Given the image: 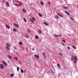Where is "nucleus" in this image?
Listing matches in <instances>:
<instances>
[{
  "label": "nucleus",
  "mask_w": 78,
  "mask_h": 78,
  "mask_svg": "<svg viewBox=\"0 0 78 78\" xmlns=\"http://www.w3.org/2000/svg\"><path fill=\"white\" fill-rule=\"evenodd\" d=\"M62 41H63V42H64V43H66V41L63 40H62Z\"/></svg>",
  "instance_id": "ea45409f"
},
{
  "label": "nucleus",
  "mask_w": 78,
  "mask_h": 78,
  "mask_svg": "<svg viewBox=\"0 0 78 78\" xmlns=\"http://www.w3.org/2000/svg\"><path fill=\"white\" fill-rule=\"evenodd\" d=\"M35 38L36 39H38L39 38V36H37V35H35Z\"/></svg>",
  "instance_id": "4be33fe9"
},
{
  "label": "nucleus",
  "mask_w": 78,
  "mask_h": 78,
  "mask_svg": "<svg viewBox=\"0 0 78 78\" xmlns=\"http://www.w3.org/2000/svg\"><path fill=\"white\" fill-rule=\"evenodd\" d=\"M44 24L45 25H46V26H48L49 25L48 24V23H45V22H43Z\"/></svg>",
  "instance_id": "f8f14e48"
},
{
  "label": "nucleus",
  "mask_w": 78,
  "mask_h": 78,
  "mask_svg": "<svg viewBox=\"0 0 78 78\" xmlns=\"http://www.w3.org/2000/svg\"><path fill=\"white\" fill-rule=\"evenodd\" d=\"M32 19L33 20H34V21H35V19L34 17H32Z\"/></svg>",
  "instance_id": "7c9ffc66"
},
{
  "label": "nucleus",
  "mask_w": 78,
  "mask_h": 78,
  "mask_svg": "<svg viewBox=\"0 0 78 78\" xmlns=\"http://www.w3.org/2000/svg\"><path fill=\"white\" fill-rule=\"evenodd\" d=\"M23 11L24 12H25V13L27 12V11L23 9Z\"/></svg>",
  "instance_id": "412c9836"
},
{
  "label": "nucleus",
  "mask_w": 78,
  "mask_h": 78,
  "mask_svg": "<svg viewBox=\"0 0 78 78\" xmlns=\"http://www.w3.org/2000/svg\"><path fill=\"white\" fill-rule=\"evenodd\" d=\"M63 8H65V9H68V7L66 6H63Z\"/></svg>",
  "instance_id": "6ab92c4d"
},
{
  "label": "nucleus",
  "mask_w": 78,
  "mask_h": 78,
  "mask_svg": "<svg viewBox=\"0 0 78 78\" xmlns=\"http://www.w3.org/2000/svg\"><path fill=\"white\" fill-rule=\"evenodd\" d=\"M39 16L40 17H42V16H43L41 13H39Z\"/></svg>",
  "instance_id": "c85d7f7f"
},
{
  "label": "nucleus",
  "mask_w": 78,
  "mask_h": 78,
  "mask_svg": "<svg viewBox=\"0 0 78 78\" xmlns=\"http://www.w3.org/2000/svg\"><path fill=\"white\" fill-rule=\"evenodd\" d=\"M51 72L53 73V71H52V70L51 69Z\"/></svg>",
  "instance_id": "603ef678"
},
{
  "label": "nucleus",
  "mask_w": 78,
  "mask_h": 78,
  "mask_svg": "<svg viewBox=\"0 0 78 78\" xmlns=\"http://www.w3.org/2000/svg\"><path fill=\"white\" fill-rule=\"evenodd\" d=\"M42 54L44 56V58H46V56H45V53H44V52H42Z\"/></svg>",
  "instance_id": "a211bd4d"
},
{
  "label": "nucleus",
  "mask_w": 78,
  "mask_h": 78,
  "mask_svg": "<svg viewBox=\"0 0 78 78\" xmlns=\"http://www.w3.org/2000/svg\"><path fill=\"white\" fill-rule=\"evenodd\" d=\"M21 73H23V72H24L23 70V69H21Z\"/></svg>",
  "instance_id": "72a5a7b5"
},
{
  "label": "nucleus",
  "mask_w": 78,
  "mask_h": 78,
  "mask_svg": "<svg viewBox=\"0 0 78 78\" xmlns=\"http://www.w3.org/2000/svg\"><path fill=\"white\" fill-rule=\"evenodd\" d=\"M73 56L72 55L71 56V61H73Z\"/></svg>",
  "instance_id": "4468645a"
},
{
  "label": "nucleus",
  "mask_w": 78,
  "mask_h": 78,
  "mask_svg": "<svg viewBox=\"0 0 78 78\" xmlns=\"http://www.w3.org/2000/svg\"><path fill=\"white\" fill-rule=\"evenodd\" d=\"M34 56L37 58V59H39V56L37 55H34Z\"/></svg>",
  "instance_id": "39448f33"
},
{
  "label": "nucleus",
  "mask_w": 78,
  "mask_h": 78,
  "mask_svg": "<svg viewBox=\"0 0 78 78\" xmlns=\"http://www.w3.org/2000/svg\"><path fill=\"white\" fill-rule=\"evenodd\" d=\"M3 3H5V0L3 1Z\"/></svg>",
  "instance_id": "8fccbe9b"
},
{
  "label": "nucleus",
  "mask_w": 78,
  "mask_h": 78,
  "mask_svg": "<svg viewBox=\"0 0 78 78\" xmlns=\"http://www.w3.org/2000/svg\"><path fill=\"white\" fill-rule=\"evenodd\" d=\"M62 45H63V46H64V45H65V44H62Z\"/></svg>",
  "instance_id": "a18cd8bd"
},
{
  "label": "nucleus",
  "mask_w": 78,
  "mask_h": 78,
  "mask_svg": "<svg viewBox=\"0 0 78 78\" xmlns=\"http://www.w3.org/2000/svg\"><path fill=\"white\" fill-rule=\"evenodd\" d=\"M67 48H68V49L70 50V47H68Z\"/></svg>",
  "instance_id": "79ce46f5"
},
{
  "label": "nucleus",
  "mask_w": 78,
  "mask_h": 78,
  "mask_svg": "<svg viewBox=\"0 0 78 78\" xmlns=\"http://www.w3.org/2000/svg\"><path fill=\"white\" fill-rule=\"evenodd\" d=\"M13 59H15V60H18V58L17 57H14L13 58Z\"/></svg>",
  "instance_id": "393cba45"
},
{
  "label": "nucleus",
  "mask_w": 78,
  "mask_h": 78,
  "mask_svg": "<svg viewBox=\"0 0 78 78\" xmlns=\"http://www.w3.org/2000/svg\"><path fill=\"white\" fill-rule=\"evenodd\" d=\"M57 15H58V16H60V17H63V16H62L61 15V14L60 13H58Z\"/></svg>",
  "instance_id": "9d476101"
},
{
  "label": "nucleus",
  "mask_w": 78,
  "mask_h": 78,
  "mask_svg": "<svg viewBox=\"0 0 78 78\" xmlns=\"http://www.w3.org/2000/svg\"><path fill=\"white\" fill-rule=\"evenodd\" d=\"M28 32H29V33H30L31 32V31H29V30H28Z\"/></svg>",
  "instance_id": "3c124183"
},
{
  "label": "nucleus",
  "mask_w": 78,
  "mask_h": 78,
  "mask_svg": "<svg viewBox=\"0 0 78 78\" xmlns=\"http://www.w3.org/2000/svg\"><path fill=\"white\" fill-rule=\"evenodd\" d=\"M6 45H7V46L6 47V48H7V49H8V50L9 51V50H10V48H9V47L10 46V44H9L8 43H6Z\"/></svg>",
  "instance_id": "f03ea898"
},
{
  "label": "nucleus",
  "mask_w": 78,
  "mask_h": 78,
  "mask_svg": "<svg viewBox=\"0 0 78 78\" xmlns=\"http://www.w3.org/2000/svg\"><path fill=\"white\" fill-rule=\"evenodd\" d=\"M3 65L2 64H0V68H1V69H3Z\"/></svg>",
  "instance_id": "20e7f679"
},
{
  "label": "nucleus",
  "mask_w": 78,
  "mask_h": 78,
  "mask_svg": "<svg viewBox=\"0 0 78 78\" xmlns=\"http://www.w3.org/2000/svg\"><path fill=\"white\" fill-rule=\"evenodd\" d=\"M5 26L6 27V28H8V29H9V28H10V27H9V26L7 24H5Z\"/></svg>",
  "instance_id": "1a4fd4ad"
},
{
  "label": "nucleus",
  "mask_w": 78,
  "mask_h": 78,
  "mask_svg": "<svg viewBox=\"0 0 78 78\" xmlns=\"http://www.w3.org/2000/svg\"><path fill=\"white\" fill-rule=\"evenodd\" d=\"M30 55H32V54H31V53H30Z\"/></svg>",
  "instance_id": "09e8293b"
},
{
  "label": "nucleus",
  "mask_w": 78,
  "mask_h": 78,
  "mask_svg": "<svg viewBox=\"0 0 78 78\" xmlns=\"http://www.w3.org/2000/svg\"><path fill=\"white\" fill-rule=\"evenodd\" d=\"M6 6L7 7H9V2H8V1L6 2Z\"/></svg>",
  "instance_id": "423d86ee"
},
{
  "label": "nucleus",
  "mask_w": 78,
  "mask_h": 78,
  "mask_svg": "<svg viewBox=\"0 0 78 78\" xmlns=\"http://www.w3.org/2000/svg\"><path fill=\"white\" fill-rule=\"evenodd\" d=\"M58 15H55V18L56 19H58Z\"/></svg>",
  "instance_id": "2f4dec72"
},
{
  "label": "nucleus",
  "mask_w": 78,
  "mask_h": 78,
  "mask_svg": "<svg viewBox=\"0 0 78 78\" xmlns=\"http://www.w3.org/2000/svg\"><path fill=\"white\" fill-rule=\"evenodd\" d=\"M40 3L41 5H44V3L42 2H40Z\"/></svg>",
  "instance_id": "bb28decb"
},
{
  "label": "nucleus",
  "mask_w": 78,
  "mask_h": 78,
  "mask_svg": "<svg viewBox=\"0 0 78 78\" xmlns=\"http://www.w3.org/2000/svg\"><path fill=\"white\" fill-rule=\"evenodd\" d=\"M16 55H17V53L16 52Z\"/></svg>",
  "instance_id": "5fc2aeb1"
},
{
  "label": "nucleus",
  "mask_w": 78,
  "mask_h": 78,
  "mask_svg": "<svg viewBox=\"0 0 78 78\" xmlns=\"http://www.w3.org/2000/svg\"><path fill=\"white\" fill-rule=\"evenodd\" d=\"M8 63H9V61H8Z\"/></svg>",
  "instance_id": "864d4df0"
},
{
  "label": "nucleus",
  "mask_w": 78,
  "mask_h": 78,
  "mask_svg": "<svg viewBox=\"0 0 78 78\" xmlns=\"http://www.w3.org/2000/svg\"><path fill=\"white\" fill-rule=\"evenodd\" d=\"M58 37H62V35L61 34H59L58 35Z\"/></svg>",
  "instance_id": "e433bc0d"
},
{
  "label": "nucleus",
  "mask_w": 78,
  "mask_h": 78,
  "mask_svg": "<svg viewBox=\"0 0 78 78\" xmlns=\"http://www.w3.org/2000/svg\"><path fill=\"white\" fill-rule=\"evenodd\" d=\"M65 12L66 14L68 16H70V13H69V12H68L65 11Z\"/></svg>",
  "instance_id": "0eeeda50"
},
{
  "label": "nucleus",
  "mask_w": 78,
  "mask_h": 78,
  "mask_svg": "<svg viewBox=\"0 0 78 78\" xmlns=\"http://www.w3.org/2000/svg\"><path fill=\"white\" fill-rule=\"evenodd\" d=\"M30 20L31 21V22H32L33 23H34V21H33L32 19H31V18H30Z\"/></svg>",
  "instance_id": "a878e982"
},
{
  "label": "nucleus",
  "mask_w": 78,
  "mask_h": 78,
  "mask_svg": "<svg viewBox=\"0 0 78 78\" xmlns=\"http://www.w3.org/2000/svg\"><path fill=\"white\" fill-rule=\"evenodd\" d=\"M48 51H49V50L48 49Z\"/></svg>",
  "instance_id": "13d9d810"
},
{
  "label": "nucleus",
  "mask_w": 78,
  "mask_h": 78,
  "mask_svg": "<svg viewBox=\"0 0 78 78\" xmlns=\"http://www.w3.org/2000/svg\"><path fill=\"white\" fill-rule=\"evenodd\" d=\"M17 71H19V67H17Z\"/></svg>",
  "instance_id": "f704fd0d"
},
{
  "label": "nucleus",
  "mask_w": 78,
  "mask_h": 78,
  "mask_svg": "<svg viewBox=\"0 0 78 78\" xmlns=\"http://www.w3.org/2000/svg\"><path fill=\"white\" fill-rule=\"evenodd\" d=\"M38 33H40V34H41L42 32L41 31V30H38Z\"/></svg>",
  "instance_id": "aec40b11"
},
{
  "label": "nucleus",
  "mask_w": 78,
  "mask_h": 78,
  "mask_svg": "<svg viewBox=\"0 0 78 78\" xmlns=\"http://www.w3.org/2000/svg\"><path fill=\"white\" fill-rule=\"evenodd\" d=\"M69 18L70 19V20H73V21H74V19H73V18L72 17H69Z\"/></svg>",
  "instance_id": "dca6fc26"
},
{
  "label": "nucleus",
  "mask_w": 78,
  "mask_h": 78,
  "mask_svg": "<svg viewBox=\"0 0 78 78\" xmlns=\"http://www.w3.org/2000/svg\"><path fill=\"white\" fill-rule=\"evenodd\" d=\"M15 2H19V1L17 0H15Z\"/></svg>",
  "instance_id": "c03bdc74"
},
{
  "label": "nucleus",
  "mask_w": 78,
  "mask_h": 78,
  "mask_svg": "<svg viewBox=\"0 0 78 78\" xmlns=\"http://www.w3.org/2000/svg\"><path fill=\"white\" fill-rule=\"evenodd\" d=\"M73 59L74 60V64H75L76 62V61H78V58L76 56H74L73 57Z\"/></svg>",
  "instance_id": "f257e3e1"
},
{
  "label": "nucleus",
  "mask_w": 78,
  "mask_h": 78,
  "mask_svg": "<svg viewBox=\"0 0 78 78\" xmlns=\"http://www.w3.org/2000/svg\"><path fill=\"white\" fill-rule=\"evenodd\" d=\"M59 54L60 55H61V56H62V53L61 52L59 53Z\"/></svg>",
  "instance_id": "4c0bfd02"
},
{
  "label": "nucleus",
  "mask_w": 78,
  "mask_h": 78,
  "mask_svg": "<svg viewBox=\"0 0 78 78\" xmlns=\"http://www.w3.org/2000/svg\"><path fill=\"white\" fill-rule=\"evenodd\" d=\"M13 24L14 25H15V26H16V27H19V25L17 24L14 23Z\"/></svg>",
  "instance_id": "9b49d317"
},
{
  "label": "nucleus",
  "mask_w": 78,
  "mask_h": 78,
  "mask_svg": "<svg viewBox=\"0 0 78 78\" xmlns=\"http://www.w3.org/2000/svg\"><path fill=\"white\" fill-rule=\"evenodd\" d=\"M7 56L9 58H10V59H12V58L11 57V55H8Z\"/></svg>",
  "instance_id": "ddd939ff"
},
{
  "label": "nucleus",
  "mask_w": 78,
  "mask_h": 78,
  "mask_svg": "<svg viewBox=\"0 0 78 78\" xmlns=\"http://www.w3.org/2000/svg\"><path fill=\"white\" fill-rule=\"evenodd\" d=\"M10 76H12V77L14 76V74L12 73L11 75H10Z\"/></svg>",
  "instance_id": "cd10ccee"
},
{
  "label": "nucleus",
  "mask_w": 78,
  "mask_h": 78,
  "mask_svg": "<svg viewBox=\"0 0 78 78\" xmlns=\"http://www.w3.org/2000/svg\"><path fill=\"white\" fill-rule=\"evenodd\" d=\"M13 31H15V32H17V30L15 28H13Z\"/></svg>",
  "instance_id": "f3484780"
},
{
  "label": "nucleus",
  "mask_w": 78,
  "mask_h": 78,
  "mask_svg": "<svg viewBox=\"0 0 78 78\" xmlns=\"http://www.w3.org/2000/svg\"><path fill=\"white\" fill-rule=\"evenodd\" d=\"M32 50H33V51L34 50V48H33L32 49Z\"/></svg>",
  "instance_id": "de8ad7c7"
},
{
  "label": "nucleus",
  "mask_w": 78,
  "mask_h": 78,
  "mask_svg": "<svg viewBox=\"0 0 78 78\" xmlns=\"http://www.w3.org/2000/svg\"><path fill=\"white\" fill-rule=\"evenodd\" d=\"M68 35L69 36H71V35H70V34H68Z\"/></svg>",
  "instance_id": "49530a36"
},
{
  "label": "nucleus",
  "mask_w": 78,
  "mask_h": 78,
  "mask_svg": "<svg viewBox=\"0 0 78 78\" xmlns=\"http://www.w3.org/2000/svg\"><path fill=\"white\" fill-rule=\"evenodd\" d=\"M53 36L55 37H58V35H57L56 34H54Z\"/></svg>",
  "instance_id": "b1692460"
},
{
  "label": "nucleus",
  "mask_w": 78,
  "mask_h": 78,
  "mask_svg": "<svg viewBox=\"0 0 78 78\" xmlns=\"http://www.w3.org/2000/svg\"><path fill=\"white\" fill-rule=\"evenodd\" d=\"M19 63L20 64H22V62H19Z\"/></svg>",
  "instance_id": "37998d69"
},
{
  "label": "nucleus",
  "mask_w": 78,
  "mask_h": 78,
  "mask_svg": "<svg viewBox=\"0 0 78 78\" xmlns=\"http://www.w3.org/2000/svg\"><path fill=\"white\" fill-rule=\"evenodd\" d=\"M48 4L49 5H50L51 4V3L50 2H48Z\"/></svg>",
  "instance_id": "58836bf2"
},
{
  "label": "nucleus",
  "mask_w": 78,
  "mask_h": 78,
  "mask_svg": "<svg viewBox=\"0 0 78 78\" xmlns=\"http://www.w3.org/2000/svg\"><path fill=\"white\" fill-rule=\"evenodd\" d=\"M1 2V1H0V3Z\"/></svg>",
  "instance_id": "bf43d9fd"
},
{
  "label": "nucleus",
  "mask_w": 78,
  "mask_h": 78,
  "mask_svg": "<svg viewBox=\"0 0 78 78\" xmlns=\"http://www.w3.org/2000/svg\"><path fill=\"white\" fill-rule=\"evenodd\" d=\"M14 48L16 50L17 49V48H16V47H14Z\"/></svg>",
  "instance_id": "a19ab883"
},
{
  "label": "nucleus",
  "mask_w": 78,
  "mask_h": 78,
  "mask_svg": "<svg viewBox=\"0 0 78 78\" xmlns=\"http://www.w3.org/2000/svg\"><path fill=\"white\" fill-rule=\"evenodd\" d=\"M57 66L58 67H60V65H59V64H57Z\"/></svg>",
  "instance_id": "c9c22d12"
},
{
  "label": "nucleus",
  "mask_w": 78,
  "mask_h": 78,
  "mask_svg": "<svg viewBox=\"0 0 78 78\" xmlns=\"http://www.w3.org/2000/svg\"><path fill=\"white\" fill-rule=\"evenodd\" d=\"M2 62L3 64L5 66H7V63L5 62V61H2Z\"/></svg>",
  "instance_id": "7ed1b4c3"
},
{
  "label": "nucleus",
  "mask_w": 78,
  "mask_h": 78,
  "mask_svg": "<svg viewBox=\"0 0 78 78\" xmlns=\"http://www.w3.org/2000/svg\"><path fill=\"white\" fill-rule=\"evenodd\" d=\"M19 44L20 45H23V43L21 41H20L19 42Z\"/></svg>",
  "instance_id": "2eb2a0df"
},
{
  "label": "nucleus",
  "mask_w": 78,
  "mask_h": 78,
  "mask_svg": "<svg viewBox=\"0 0 78 78\" xmlns=\"http://www.w3.org/2000/svg\"><path fill=\"white\" fill-rule=\"evenodd\" d=\"M72 47L73 48L74 50H76V47L74 45L72 46Z\"/></svg>",
  "instance_id": "5701e85b"
},
{
  "label": "nucleus",
  "mask_w": 78,
  "mask_h": 78,
  "mask_svg": "<svg viewBox=\"0 0 78 78\" xmlns=\"http://www.w3.org/2000/svg\"><path fill=\"white\" fill-rule=\"evenodd\" d=\"M25 37L26 38H28L29 37V35L28 34H25Z\"/></svg>",
  "instance_id": "6e6552de"
},
{
  "label": "nucleus",
  "mask_w": 78,
  "mask_h": 78,
  "mask_svg": "<svg viewBox=\"0 0 78 78\" xmlns=\"http://www.w3.org/2000/svg\"><path fill=\"white\" fill-rule=\"evenodd\" d=\"M14 5H15V6H21V5H17L15 4H14Z\"/></svg>",
  "instance_id": "c756f323"
},
{
  "label": "nucleus",
  "mask_w": 78,
  "mask_h": 78,
  "mask_svg": "<svg viewBox=\"0 0 78 78\" xmlns=\"http://www.w3.org/2000/svg\"><path fill=\"white\" fill-rule=\"evenodd\" d=\"M77 8L78 9V5L77 6Z\"/></svg>",
  "instance_id": "6e6d98bb"
},
{
  "label": "nucleus",
  "mask_w": 78,
  "mask_h": 78,
  "mask_svg": "<svg viewBox=\"0 0 78 78\" xmlns=\"http://www.w3.org/2000/svg\"><path fill=\"white\" fill-rule=\"evenodd\" d=\"M28 30H29V29H28Z\"/></svg>",
  "instance_id": "4d7b16f0"
},
{
  "label": "nucleus",
  "mask_w": 78,
  "mask_h": 78,
  "mask_svg": "<svg viewBox=\"0 0 78 78\" xmlns=\"http://www.w3.org/2000/svg\"><path fill=\"white\" fill-rule=\"evenodd\" d=\"M24 21L25 22H27V20H26V19L24 18Z\"/></svg>",
  "instance_id": "473e14b6"
}]
</instances>
